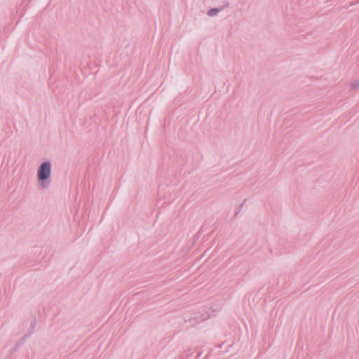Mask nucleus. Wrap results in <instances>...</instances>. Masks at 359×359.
<instances>
[{
  "instance_id": "f257e3e1",
  "label": "nucleus",
  "mask_w": 359,
  "mask_h": 359,
  "mask_svg": "<svg viewBox=\"0 0 359 359\" xmlns=\"http://www.w3.org/2000/svg\"><path fill=\"white\" fill-rule=\"evenodd\" d=\"M51 174V166L49 162H45L41 165L37 171V177L40 186L43 189L48 187Z\"/></svg>"
},
{
  "instance_id": "f03ea898",
  "label": "nucleus",
  "mask_w": 359,
  "mask_h": 359,
  "mask_svg": "<svg viewBox=\"0 0 359 359\" xmlns=\"http://www.w3.org/2000/svg\"><path fill=\"white\" fill-rule=\"evenodd\" d=\"M217 12H218V10H217V9H216V8H215V9H212V10L209 11V12H208V15H210V16H211V15H215L216 13H217Z\"/></svg>"
}]
</instances>
